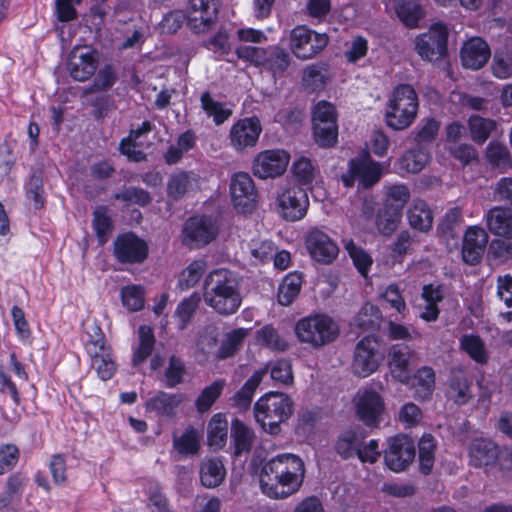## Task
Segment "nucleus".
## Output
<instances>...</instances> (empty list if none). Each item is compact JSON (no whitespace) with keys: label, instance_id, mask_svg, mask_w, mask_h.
<instances>
[{"label":"nucleus","instance_id":"obj_8","mask_svg":"<svg viewBox=\"0 0 512 512\" xmlns=\"http://www.w3.org/2000/svg\"><path fill=\"white\" fill-rule=\"evenodd\" d=\"M278 213L287 221L301 220L307 213L309 199L305 189L297 185L282 187L277 194Z\"/></svg>","mask_w":512,"mask_h":512},{"label":"nucleus","instance_id":"obj_1","mask_svg":"<svg viewBox=\"0 0 512 512\" xmlns=\"http://www.w3.org/2000/svg\"><path fill=\"white\" fill-rule=\"evenodd\" d=\"M305 467L300 457L290 453L279 454L262 466L261 491L273 499H283L296 493L304 479Z\"/></svg>","mask_w":512,"mask_h":512},{"label":"nucleus","instance_id":"obj_4","mask_svg":"<svg viewBox=\"0 0 512 512\" xmlns=\"http://www.w3.org/2000/svg\"><path fill=\"white\" fill-rule=\"evenodd\" d=\"M294 332L300 343L319 349L334 342L340 330L330 316L315 313L300 318L295 324Z\"/></svg>","mask_w":512,"mask_h":512},{"label":"nucleus","instance_id":"obj_40","mask_svg":"<svg viewBox=\"0 0 512 512\" xmlns=\"http://www.w3.org/2000/svg\"><path fill=\"white\" fill-rule=\"evenodd\" d=\"M401 218L402 212L384 203L377 213L375 225L380 234L390 236L398 228Z\"/></svg>","mask_w":512,"mask_h":512},{"label":"nucleus","instance_id":"obj_2","mask_svg":"<svg viewBox=\"0 0 512 512\" xmlns=\"http://www.w3.org/2000/svg\"><path fill=\"white\" fill-rule=\"evenodd\" d=\"M203 298L216 313L223 316L234 314L242 303L236 275L225 268L211 271L204 279Z\"/></svg>","mask_w":512,"mask_h":512},{"label":"nucleus","instance_id":"obj_31","mask_svg":"<svg viewBox=\"0 0 512 512\" xmlns=\"http://www.w3.org/2000/svg\"><path fill=\"white\" fill-rule=\"evenodd\" d=\"M266 369H260L255 371L252 376L244 383V385L234 394L231 398V405L240 411H245L249 408L254 393L260 385Z\"/></svg>","mask_w":512,"mask_h":512},{"label":"nucleus","instance_id":"obj_39","mask_svg":"<svg viewBox=\"0 0 512 512\" xmlns=\"http://www.w3.org/2000/svg\"><path fill=\"white\" fill-rule=\"evenodd\" d=\"M249 333L250 330L246 328H238L227 332L217 350V357L227 359L234 356L241 349Z\"/></svg>","mask_w":512,"mask_h":512},{"label":"nucleus","instance_id":"obj_56","mask_svg":"<svg viewBox=\"0 0 512 512\" xmlns=\"http://www.w3.org/2000/svg\"><path fill=\"white\" fill-rule=\"evenodd\" d=\"M292 173L300 184L309 185L315 180L319 170L309 158L300 157L293 163Z\"/></svg>","mask_w":512,"mask_h":512},{"label":"nucleus","instance_id":"obj_62","mask_svg":"<svg viewBox=\"0 0 512 512\" xmlns=\"http://www.w3.org/2000/svg\"><path fill=\"white\" fill-rule=\"evenodd\" d=\"M380 298L394 309L402 317L408 311L405 299L397 284L393 283L388 285L381 293Z\"/></svg>","mask_w":512,"mask_h":512},{"label":"nucleus","instance_id":"obj_52","mask_svg":"<svg viewBox=\"0 0 512 512\" xmlns=\"http://www.w3.org/2000/svg\"><path fill=\"white\" fill-rule=\"evenodd\" d=\"M381 318L382 314L377 306L365 303L354 317V324L362 330H372L379 325Z\"/></svg>","mask_w":512,"mask_h":512},{"label":"nucleus","instance_id":"obj_22","mask_svg":"<svg viewBox=\"0 0 512 512\" xmlns=\"http://www.w3.org/2000/svg\"><path fill=\"white\" fill-rule=\"evenodd\" d=\"M488 243V234L478 226L467 229L463 239L462 257L465 263L476 265L480 262Z\"/></svg>","mask_w":512,"mask_h":512},{"label":"nucleus","instance_id":"obj_64","mask_svg":"<svg viewBox=\"0 0 512 512\" xmlns=\"http://www.w3.org/2000/svg\"><path fill=\"white\" fill-rule=\"evenodd\" d=\"M121 298L123 305L131 311H139L144 307V290L139 285L122 288Z\"/></svg>","mask_w":512,"mask_h":512},{"label":"nucleus","instance_id":"obj_30","mask_svg":"<svg viewBox=\"0 0 512 512\" xmlns=\"http://www.w3.org/2000/svg\"><path fill=\"white\" fill-rule=\"evenodd\" d=\"M199 179L191 171H178L173 173L167 182V195L173 200L181 199L186 193L197 188Z\"/></svg>","mask_w":512,"mask_h":512},{"label":"nucleus","instance_id":"obj_5","mask_svg":"<svg viewBox=\"0 0 512 512\" xmlns=\"http://www.w3.org/2000/svg\"><path fill=\"white\" fill-rule=\"evenodd\" d=\"M418 95L409 84L398 85L392 92L385 113L386 123L393 130H404L416 119Z\"/></svg>","mask_w":512,"mask_h":512},{"label":"nucleus","instance_id":"obj_55","mask_svg":"<svg viewBox=\"0 0 512 512\" xmlns=\"http://www.w3.org/2000/svg\"><path fill=\"white\" fill-rule=\"evenodd\" d=\"M201 301L199 293L194 292L189 297L183 299L176 311L175 316L179 321V329H184L192 319Z\"/></svg>","mask_w":512,"mask_h":512},{"label":"nucleus","instance_id":"obj_29","mask_svg":"<svg viewBox=\"0 0 512 512\" xmlns=\"http://www.w3.org/2000/svg\"><path fill=\"white\" fill-rule=\"evenodd\" d=\"M414 391V397L418 400H428L433 394L436 385V375L433 368L422 366L410 375V383L406 384Z\"/></svg>","mask_w":512,"mask_h":512},{"label":"nucleus","instance_id":"obj_33","mask_svg":"<svg viewBox=\"0 0 512 512\" xmlns=\"http://www.w3.org/2000/svg\"><path fill=\"white\" fill-rule=\"evenodd\" d=\"M400 21L407 27L415 28L423 18L424 12L417 0H390Z\"/></svg>","mask_w":512,"mask_h":512},{"label":"nucleus","instance_id":"obj_61","mask_svg":"<svg viewBox=\"0 0 512 512\" xmlns=\"http://www.w3.org/2000/svg\"><path fill=\"white\" fill-rule=\"evenodd\" d=\"M450 101L463 109L475 111H484L487 109L489 101L483 97L472 96L460 91H453L450 94Z\"/></svg>","mask_w":512,"mask_h":512},{"label":"nucleus","instance_id":"obj_36","mask_svg":"<svg viewBox=\"0 0 512 512\" xmlns=\"http://www.w3.org/2000/svg\"><path fill=\"white\" fill-rule=\"evenodd\" d=\"M88 354L91 357V367L95 370L98 377L104 381L111 379L117 369L111 348L109 347L101 351H95V349H93L92 352Z\"/></svg>","mask_w":512,"mask_h":512},{"label":"nucleus","instance_id":"obj_44","mask_svg":"<svg viewBox=\"0 0 512 512\" xmlns=\"http://www.w3.org/2000/svg\"><path fill=\"white\" fill-rule=\"evenodd\" d=\"M312 122L314 139L319 146L328 148L334 146L337 143V121H322L320 124L317 120H312Z\"/></svg>","mask_w":512,"mask_h":512},{"label":"nucleus","instance_id":"obj_19","mask_svg":"<svg viewBox=\"0 0 512 512\" xmlns=\"http://www.w3.org/2000/svg\"><path fill=\"white\" fill-rule=\"evenodd\" d=\"M414 358V352L403 344L392 345L388 352V366L392 377L402 383H410L409 366Z\"/></svg>","mask_w":512,"mask_h":512},{"label":"nucleus","instance_id":"obj_35","mask_svg":"<svg viewBox=\"0 0 512 512\" xmlns=\"http://www.w3.org/2000/svg\"><path fill=\"white\" fill-rule=\"evenodd\" d=\"M365 436L354 430L344 431L335 444L336 452L343 458L349 459L358 455L360 447L363 446Z\"/></svg>","mask_w":512,"mask_h":512},{"label":"nucleus","instance_id":"obj_34","mask_svg":"<svg viewBox=\"0 0 512 512\" xmlns=\"http://www.w3.org/2000/svg\"><path fill=\"white\" fill-rule=\"evenodd\" d=\"M407 217L410 226L413 229L427 232L431 229L433 224L432 211L423 200L416 199L412 202L407 212Z\"/></svg>","mask_w":512,"mask_h":512},{"label":"nucleus","instance_id":"obj_41","mask_svg":"<svg viewBox=\"0 0 512 512\" xmlns=\"http://www.w3.org/2000/svg\"><path fill=\"white\" fill-rule=\"evenodd\" d=\"M138 335L139 345L135 349L132 358V365L134 367H138L146 361V359L151 355L155 345L154 333L152 328L149 326H140Z\"/></svg>","mask_w":512,"mask_h":512},{"label":"nucleus","instance_id":"obj_59","mask_svg":"<svg viewBox=\"0 0 512 512\" xmlns=\"http://www.w3.org/2000/svg\"><path fill=\"white\" fill-rule=\"evenodd\" d=\"M248 250L254 263L257 264L272 260L276 248L270 240L252 239L248 243Z\"/></svg>","mask_w":512,"mask_h":512},{"label":"nucleus","instance_id":"obj_24","mask_svg":"<svg viewBox=\"0 0 512 512\" xmlns=\"http://www.w3.org/2000/svg\"><path fill=\"white\" fill-rule=\"evenodd\" d=\"M472 380L463 369H453L447 382L446 396L457 405H465L472 398Z\"/></svg>","mask_w":512,"mask_h":512},{"label":"nucleus","instance_id":"obj_37","mask_svg":"<svg viewBox=\"0 0 512 512\" xmlns=\"http://www.w3.org/2000/svg\"><path fill=\"white\" fill-rule=\"evenodd\" d=\"M290 65V56L285 49L279 46L267 47L262 67L271 72L274 77L282 76Z\"/></svg>","mask_w":512,"mask_h":512},{"label":"nucleus","instance_id":"obj_27","mask_svg":"<svg viewBox=\"0 0 512 512\" xmlns=\"http://www.w3.org/2000/svg\"><path fill=\"white\" fill-rule=\"evenodd\" d=\"M254 430L243 421L235 418L231 422V442L234 448V456L248 455L255 443Z\"/></svg>","mask_w":512,"mask_h":512},{"label":"nucleus","instance_id":"obj_54","mask_svg":"<svg viewBox=\"0 0 512 512\" xmlns=\"http://www.w3.org/2000/svg\"><path fill=\"white\" fill-rule=\"evenodd\" d=\"M207 269L206 261L199 259L195 260L185 268L179 277L178 285L182 290L194 287Z\"/></svg>","mask_w":512,"mask_h":512},{"label":"nucleus","instance_id":"obj_38","mask_svg":"<svg viewBox=\"0 0 512 512\" xmlns=\"http://www.w3.org/2000/svg\"><path fill=\"white\" fill-rule=\"evenodd\" d=\"M228 422L226 417L221 414H215L210 419L207 426V441L210 447L221 449L227 442Z\"/></svg>","mask_w":512,"mask_h":512},{"label":"nucleus","instance_id":"obj_48","mask_svg":"<svg viewBox=\"0 0 512 512\" xmlns=\"http://www.w3.org/2000/svg\"><path fill=\"white\" fill-rule=\"evenodd\" d=\"M200 102L202 109L209 117L213 118L216 125L224 123L232 115V111L223 103L215 101L208 91L201 94Z\"/></svg>","mask_w":512,"mask_h":512},{"label":"nucleus","instance_id":"obj_58","mask_svg":"<svg viewBox=\"0 0 512 512\" xmlns=\"http://www.w3.org/2000/svg\"><path fill=\"white\" fill-rule=\"evenodd\" d=\"M93 228L99 243L105 244L112 232V221L105 207H98L93 212Z\"/></svg>","mask_w":512,"mask_h":512},{"label":"nucleus","instance_id":"obj_15","mask_svg":"<svg viewBox=\"0 0 512 512\" xmlns=\"http://www.w3.org/2000/svg\"><path fill=\"white\" fill-rule=\"evenodd\" d=\"M147 243L133 233L119 235L114 241V255L121 263L137 264L148 257Z\"/></svg>","mask_w":512,"mask_h":512},{"label":"nucleus","instance_id":"obj_42","mask_svg":"<svg viewBox=\"0 0 512 512\" xmlns=\"http://www.w3.org/2000/svg\"><path fill=\"white\" fill-rule=\"evenodd\" d=\"M419 470L423 475L432 472L435 463L436 442L432 435L425 434L421 437L419 444Z\"/></svg>","mask_w":512,"mask_h":512},{"label":"nucleus","instance_id":"obj_47","mask_svg":"<svg viewBox=\"0 0 512 512\" xmlns=\"http://www.w3.org/2000/svg\"><path fill=\"white\" fill-rule=\"evenodd\" d=\"M486 158L492 166L501 172H506L512 168L511 154L508 148L499 142L489 143L486 149Z\"/></svg>","mask_w":512,"mask_h":512},{"label":"nucleus","instance_id":"obj_3","mask_svg":"<svg viewBox=\"0 0 512 512\" xmlns=\"http://www.w3.org/2000/svg\"><path fill=\"white\" fill-rule=\"evenodd\" d=\"M293 412V400L281 392H268L253 406L255 421L270 435H278L281 432V424L286 422Z\"/></svg>","mask_w":512,"mask_h":512},{"label":"nucleus","instance_id":"obj_45","mask_svg":"<svg viewBox=\"0 0 512 512\" xmlns=\"http://www.w3.org/2000/svg\"><path fill=\"white\" fill-rule=\"evenodd\" d=\"M430 153L425 147L407 151L399 160L400 168L409 173L420 172L429 162Z\"/></svg>","mask_w":512,"mask_h":512},{"label":"nucleus","instance_id":"obj_18","mask_svg":"<svg viewBox=\"0 0 512 512\" xmlns=\"http://www.w3.org/2000/svg\"><path fill=\"white\" fill-rule=\"evenodd\" d=\"M349 174L343 176L346 186H351L352 180L357 179L363 187L368 188L380 180L382 168L369 156H364L350 161Z\"/></svg>","mask_w":512,"mask_h":512},{"label":"nucleus","instance_id":"obj_16","mask_svg":"<svg viewBox=\"0 0 512 512\" xmlns=\"http://www.w3.org/2000/svg\"><path fill=\"white\" fill-rule=\"evenodd\" d=\"M98 67L96 51L87 47H75L69 54L67 70L76 81L90 79Z\"/></svg>","mask_w":512,"mask_h":512},{"label":"nucleus","instance_id":"obj_50","mask_svg":"<svg viewBox=\"0 0 512 512\" xmlns=\"http://www.w3.org/2000/svg\"><path fill=\"white\" fill-rule=\"evenodd\" d=\"M225 384V380L219 379L201 391L195 401V406L199 413H205L210 410L212 405L222 394Z\"/></svg>","mask_w":512,"mask_h":512},{"label":"nucleus","instance_id":"obj_46","mask_svg":"<svg viewBox=\"0 0 512 512\" xmlns=\"http://www.w3.org/2000/svg\"><path fill=\"white\" fill-rule=\"evenodd\" d=\"M468 127L471 139L478 144H483L496 129L497 123L493 119L473 115L468 120Z\"/></svg>","mask_w":512,"mask_h":512},{"label":"nucleus","instance_id":"obj_49","mask_svg":"<svg viewBox=\"0 0 512 512\" xmlns=\"http://www.w3.org/2000/svg\"><path fill=\"white\" fill-rule=\"evenodd\" d=\"M461 348L477 363L486 364L488 353L482 339L473 334H465L460 339Z\"/></svg>","mask_w":512,"mask_h":512},{"label":"nucleus","instance_id":"obj_7","mask_svg":"<svg viewBox=\"0 0 512 512\" xmlns=\"http://www.w3.org/2000/svg\"><path fill=\"white\" fill-rule=\"evenodd\" d=\"M328 44V36L317 33L307 26H296L290 32L289 47L292 53L299 59L313 58Z\"/></svg>","mask_w":512,"mask_h":512},{"label":"nucleus","instance_id":"obj_12","mask_svg":"<svg viewBox=\"0 0 512 512\" xmlns=\"http://www.w3.org/2000/svg\"><path fill=\"white\" fill-rule=\"evenodd\" d=\"M230 196L237 212H251L257 202L258 193L253 179L248 173L238 172L230 180Z\"/></svg>","mask_w":512,"mask_h":512},{"label":"nucleus","instance_id":"obj_17","mask_svg":"<svg viewBox=\"0 0 512 512\" xmlns=\"http://www.w3.org/2000/svg\"><path fill=\"white\" fill-rule=\"evenodd\" d=\"M305 245L310 256L322 264L332 263L339 253L337 244L322 230L311 229L305 237Z\"/></svg>","mask_w":512,"mask_h":512},{"label":"nucleus","instance_id":"obj_57","mask_svg":"<svg viewBox=\"0 0 512 512\" xmlns=\"http://www.w3.org/2000/svg\"><path fill=\"white\" fill-rule=\"evenodd\" d=\"M173 446L180 454H197L200 449V438L197 431L187 429L180 437L174 436Z\"/></svg>","mask_w":512,"mask_h":512},{"label":"nucleus","instance_id":"obj_11","mask_svg":"<svg viewBox=\"0 0 512 512\" xmlns=\"http://www.w3.org/2000/svg\"><path fill=\"white\" fill-rule=\"evenodd\" d=\"M448 28L442 23L433 24L430 29L415 40L419 56L428 61H435L447 53Z\"/></svg>","mask_w":512,"mask_h":512},{"label":"nucleus","instance_id":"obj_9","mask_svg":"<svg viewBox=\"0 0 512 512\" xmlns=\"http://www.w3.org/2000/svg\"><path fill=\"white\" fill-rule=\"evenodd\" d=\"M416 455L414 441L403 434L390 437L384 450V463L393 472L405 471Z\"/></svg>","mask_w":512,"mask_h":512},{"label":"nucleus","instance_id":"obj_63","mask_svg":"<svg viewBox=\"0 0 512 512\" xmlns=\"http://www.w3.org/2000/svg\"><path fill=\"white\" fill-rule=\"evenodd\" d=\"M186 374L184 362L177 356L173 355L169 358L168 367L165 370L164 381L168 388H174L181 384Z\"/></svg>","mask_w":512,"mask_h":512},{"label":"nucleus","instance_id":"obj_21","mask_svg":"<svg viewBox=\"0 0 512 512\" xmlns=\"http://www.w3.org/2000/svg\"><path fill=\"white\" fill-rule=\"evenodd\" d=\"M261 125L257 118L239 120L230 129L231 145L238 151L256 144L261 133Z\"/></svg>","mask_w":512,"mask_h":512},{"label":"nucleus","instance_id":"obj_23","mask_svg":"<svg viewBox=\"0 0 512 512\" xmlns=\"http://www.w3.org/2000/svg\"><path fill=\"white\" fill-rule=\"evenodd\" d=\"M490 55L488 44L480 37L468 39L460 51L462 65L471 70L482 68L489 60Z\"/></svg>","mask_w":512,"mask_h":512},{"label":"nucleus","instance_id":"obj_32","mask_svg":"<svg viewBox=\"0 0 512 512\" xmlns=\"http://www.w3.org/2000/svg\"><path fill=\"white\" fill-rule=\"evenodd\" d=\"M200 481L206 488L219 486L226 476V469L218 458H205L200 464Z\"/></svg>","mask_w":512,"mask_h":512},{"label":"nucleus","instance_id":"obj_25","mask_svg":"<svg viewBox=\"0 0 512 512\" xmlns=\"http://www.w3.org/2000/svg\"><path fill=\"white\" fill-rule=\"evenodd\" d=\"M485 220L492 234L512 239V208L495 206L487 211Z\"/></svg>","mask_w":512,"mask_h":512},{"label":"nucleus","instance_id":"obj_53","mask_svg":"<svg viewBox=\"0 0 512 512\" xmlns=\"http://www.w3.org/2000/svg\"><path fill=\"white\" fill-rule=\"evenodd\" d=\"M257 341L272 350L285 351L288 348L287 341L280 336L278 330L272 325H265L256 332Z\"/></svg>","mask_w":512,"mask_h":512},{"label":"nucleus","instance_id":"obj_6","mask_svg":"<svg viewBox=\"0 0 512 512\" xmlns=\"http://www.w3.org/2000/svg\"><path fill=\"white\" fill-rule=\"evenodd\" d=\"M221 0H188L186 4V21L195 34L212 31L217 22Z\"/></svg>","mask_w":512,"mask_h":512},{"label":"nucleus","instance_id":"obj_43","mask_svg":"<svg viewBox=\"0 0 512 512\" xmlns=\"http://www.w3.org/2000/svg\"><path fill=\"white\" fill-rule=\"evenodd\" d=\"M302 277L298 273H290L284 277L278 288V302L283 306L290 305L299 295Z\"/></svg>","mask_w":512,"mask_h":512},{"label":"nucleus","instance_id":"obj_14","mask_svg":"<svg viewBox=\"0 0 512 512\" xmlns=\"http://www.w3.org/2000/svg\"><path fill=\"white\" fill-rule=\"evenodd\" d=\"M289 154L281 149L260 152L253 161V174L260 179L282 175L289 164Z\"/></svg>","mask_w":512,"mask_h":512},{"label":"nucleus","instance_id":"obj_60","mask_svg":"<svg viewBox=\"0 0 512 512\" xmlns=\"http://www.w3.org/2000/svg\"><path fill=\"white\" fill-rule=\"evenodd\" d=\"M439 128L440 123L434 118L423 119L414 131L416 143L422 147L432 143L438 134Z\"/></svg>","mask_w":512,"mask_h":512},{"label":"nucleus","instance_id":"obj_26","mask_svg":"<svg viewBox=\"0 0 512 512\" xmlns=\"http://www.w3.org/2000/svg\"><path fill=\"white\" fill-rule=\"evenodd\" d=\"M184 399L185 397L182 393L158 391L146 401L145 408L147 411L154 412L158 416L172 417Z\"/></svg>","mask_w":512,"mask_h":512},{"label":"nucleus","instance_id":"obj_13","mask_svg":"<svg viewBox=\"0 0 512 512\" xmlns=\"http://www.w3.org/2000/svg\"><path fill=\"white\" fill-rule=\"evenodd\" d=\"M381 361L378 343L371 337H365L355 347L351 369L356 376L365 378L379 368Z\"/></svg>","mask_w":512,"mask_h":512},{"label":"nucleus","instance_id":"obj_20","mask_svg":"<svg viewBox=\"0 0 512 512\" xmlns=\"http://www.w3.org/2000/svg\"><path fill=\"white\" fill-rule=\"evenodd\" d=\"M383 411L384 401L377 392L366 390L358 394L356 399V414L366 425H377Z\"/></svg>","mask_w":512,"mask_h":512},{"label":"nucleus","instance_id":"obj_51","mask_svg":"<svg viewBox=\"0 0 512 512\" xmlns=\"http://www.w3.org/2000/svg\"><path fill=\"white\" fill-rule=\"evenodd\" d=\"M117 80L118 75L115 68L112 65H105L98 71L92 84L86 88V93L92 94L108 91Z\"/></svg>","mask_w":512,"mask_h":512},{"label":"nucleus","instance_id":"obj_28","mask_svg":"<svg viewBox=\"0 0 512 512\" xmlns=\"http://www.w3.org/2000/svg\"><path fill=\"white\" fill-rule=\"evenodd\" d=\"M498 447L491 440L474 439L469 445L470 464L474 467H487L498 458Z\"/></svg>","mask_w":512,"mask_h":512},{"label":"nucleus","instance_id":"obj_10","mask_svg":"<svg viewBox=\"0 0 512 512\" xmlns=\"http://www.w3.org/2000/svg\"><path fill=\"white\" fill-rule=\"evenodd\" d=\"M218 234L215 222L206 216L188 218L182 227V243L190 249H198L212 242Z\"/></svg>","mask_w":512,"mask_h":512}]
</instances>
